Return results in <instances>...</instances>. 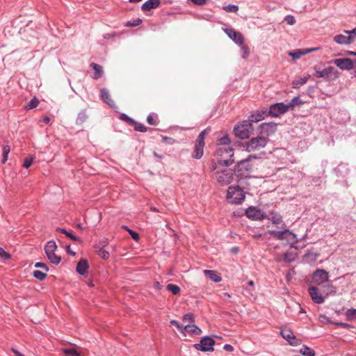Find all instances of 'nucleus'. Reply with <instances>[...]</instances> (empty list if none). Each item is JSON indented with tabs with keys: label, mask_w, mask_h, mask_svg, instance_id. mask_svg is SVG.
<instances>
[{
	"label": "nucleus",
	"mask_w": 356,
	"mask_h": 356,
	"mask_svg": "<svg viewBox=\"0 0 356 356\" xmlns=\"http://www.w3.org/2000/svg\"><path fill=\"white\" fill-rule=\"evenodd\" d=\"M89 266L88 261L85 259H81L76 265V272L81 275H83L86 273L87 270L88 269Z\"/></svg>",
	"instance_id": "obj_24"
},
{
	"label": "nucleus",
	"mask_w": 356,
	"mask_h": 356,
	"mask_svg": "<svg viewBox=\"0 0 356 356\" xmlns=\"http://www.w3.org/2000/svg\"><path fill=\"white\" fill-rule=\"evenodd\" d=\"M227 198L230 203L241 204L245 199V194L239 187L230 186L228 188Z\"/></svg>",
	"instance_id": "obj_5"
},
{
	"label": "nucleus",
	"mask_w": 356,
	"mask_h": 356,
	"mask_svg": "<svg viewBox=\"0 0 356 356\" xmlns=\"http://www.w3.org/2000/svg\"><path fill=\"white\" fill-rule=\"evenodd\" d=\"M268 219L275 225H281L282 229H284L285 227L282 220V217L279 213L274 212L270 213Z\"/></svg>",
	"instance_id": "obj_25"
},
{
	"label": "nucleus",
	"mask_w": 356,
	"mask_h": 356,
	"mask_svg": "<svg viewBox=\"0 0 356 356\" xmlns=\"http://www.w3.org/2000/svg\"><path fill=\"white\" fill-rule=\"evenodd\" d=\"M289 109L288 104L282 102L272 105L269 109V114L273 117H277L281 114L287 112Z\"/></svg>",
	"instance_id": "obj_12"
},
{
	"label": "nucleus",
	"mask_w": 356,
	"mask_h": 356,
	"mask_svg": "<svg viewBox=\"0 0 356 356\" xmlns=\"http://www.w3.org/2000/svg\"><path fill=\"white\" fill-rule=\"evenodd\" d=\"M260 134L266 135L268 137L270 134L275 132L277 129V124L275 122L262 123L259 125Z\"/></svg>",
	"instance_id": "obj_15"
},
{
	"label": "nucleus",
	"mask_w": 356,
	"mask_h": 356,
	"mask_svg": "<svg viewBox=\"0 0 356 356\" xmlns=\"http://www.w3.org/2000/svg\"><path fill=\"white\" fill-rule=\"evenodd\" d=\"M311 51H312V49H306L304 51L297 49L295 51L289 52V55L291 56L294 60H296L299 59L301 57V56L305 55Z\"/></svg>",
	"instance_id": "obj_29"
},
{
	"label": "nucleus",
	"mask_w": 356,
	"mask_h": 356,
	"mask_svg": "<svg viewBox=\"0 0 356 356\" xmlns=\"http://www.w3.org/2000/svg\"><path fill=\"white\" fill-rule=\"evenodd\" d=\"M308 292L312 300L316 304H322L324 302V298L320 293L319 289L315 286H310L308 289Z\"/></svg>",
	"instance_id": "obj_16"
},
{
	"label": "nucleus",
	"mask_w": 356,
	"mask_h": 356,
	"mask_svg": "<svg viewBox=\"0 0 356 356\" xmlns=\"http://www.w3.org/2000/svg\"><path fill=\"white\" fill-rule=\"evenodd\" d=\"M170 323L172 325H175L184 334V336L186 337V334L183 330L184 329V325L175 320H171Z\"/></svg>",
	"instance_id": "obj_37"
},
{
	"label": "nucleus",
	"mask_w": 356,
	"mask_h": 356,
	"mask_svg": "<svg viewBox=\"0 0 356 356\" xmlns=\"http://www.w3.org/2000/svg\"><path fill=\"white\" fill-rule=\"evenodd\" d=\"M323 79L325 81H334L339 78V72L338 70L332 66L323 69Z\"/></svg>",
	"instance_id": "obj_14"
},
{
	"label": "nucleus",
	"mask_w": 356,
	"mask_h": 356,
	"mask_svg": "<svg viewBox=\"0 0 356 356\" xmlns=\"http://www.w3.org/2000/svg\"><path fill=\"white\" fill-rule=\"evenodd\" d=\"M194 4L197 6H202L207 3V0H191Z\"/></svg>",
	"instance_id": "obj_54"
},
{
	"label": "nucleus",
	"mask_w": 356,
	"mask_h": 356,
	"mask_svg": "<svg viewBox=\"0 0 356 356\" xmlns=\"http://www.w3.org/2000/svg\"><path fill=\"white\" fill-rule=\"evenodd\" d=\"M309 77H310V76L308 75L307 76L300 77V78H298V79L294 80L292 83L293 88H298L300 86L305 84L307 82Z\"/></svg>",
	"instance_id": "obj_30"
},
{
	"label": "nucleus",
	"mask_w": 356,
	"mask_h": 356,
	"mask_svg": "<svg viewBox=\"0 0 356 356\" xmlns=\"http://www.w3.org/2000/svg\"><path fill=\"white\" fill-rule=\"evenodd\" d=\"M161 3V0H148L142 5V10L144 11L150 10L157 8Z\"/></svg>",
	"instance_id": "obj_26"
},
{
	"label": "nucleus",
	"mask_w": 356,
	"mask_h": 356,
	"mask_svg": "<svg viewBox=\"0 0 356 356\" xmlns=\"http://www.w3.org/2000/svg\"><path fill=\"white\" fill-rule=\"evenodd\" d=\"M269 141L268 137L257 136L252 138L249 141L245 142L243 147L249 153H254L253 156L260 155L263 153L262 149L266 146Z\"/></svg>",
	"instance_id": "obj_2"
},
{
	"label": "nucleus",
	"mask_w": 356,
	"mask_h": 356,
	"mask_svg": "<svg viewBox=\"0 0 356 356\" xmlns=\"http://www.w3.org/2000/svg\"><path fill=\"white\" fill-rule=\"evenodd\" d=\"M56 231L65 234L68 238H70L73 241L81 242V240L75 235H74L72 232H68L66 229L62 228H57Z\"/></svg>",
	"instance_id": "obj_31"
},
{
	"label": "nucleus",
	"mask_w": 356,
	"mask_h": 356,
	"mask_svg": "<svg viewBox=\"0 0 356 356\" xmlns=\"http://www.w3.org/2000/svg\"><path fill=\"white\" fill-rule=\"evenodd\" d=\"M246 216L252 220H261L264 218L263 212L256 207H249L245 211Z\"/></svg>",
	"instance_id": "obj_17"
},
{
	"label": "nucleus",
	"mask_w": 356,
	"mask_h": 356,
	"mask_svg": "<svg viewBox=\"0 0 356 356\" xmlns=\"http://www.w3.org/2000/svg\"><path fill=\"white\" fill-rule=\"evenodd\" d=\"M57 249V245L54 241H49L44 248L46 255L48 259L53 264L57 265L60 263L61 258L60 257L56 254L55 251Z\"/></svg>",
	"instance_id": "obj_7"
},
{
	"label": "nucleus",
	"mask_w": 356,
	"mask_h": 356,
	"mask_svg": "<svg viewBox=\"0 0 356 356\" xmlns=\"http://www.w3.org/2000/svg\"><path fill=\"white\" fill-rule=\"evenodd\" d=\"M284 260L285 261H287V262H290L291 261V260L289 259V253H285L284 254Z\"/></svg>",
	"instance_id": "obj_63"
},
{
	"label": "nucleus",
	"mask_w": 356,
	"mask_h": 356,
	"mask_svg": "<svg viewBox=\"0 0 356 356\" xmlns=\"http://www.w3.org/2000/svg\"><path fill=\"white\" fill-rule=\"evenodd\" d=\"M214 343L215 341L212 338L209 337H204L201 339L200 343L194 344V348L197 350H201L203 352L213 351V346L214 345Z\"/></svg>",
	"instance_id": "obj_9"
},
{
	"label": "nucleus",
	"mask_w": 356,
	"mask_h": 356,
	"mask_svg": "<svg viewBox=\"0 0 356 356\" xmlns=\"http://www.w3.org/2000/svg\"><path fill=\"white\" fill-rule=\"evenodd\" d=\"M328 287L330 289V291L327 293V296L334 295L336 293V291L334 290L333 285L330 284Z\"/></svg>",
	"instance_id": "obj_58"
},
{
	"label": "nucleus",
	"mask_w": 356,
	"mask_h": 356,
	"mask_svg": "<svg viewBox=\"0 0 356 356\" xmlns=\"http://www.w3.org/2000/svg\"><path fill=\"white\" fill-rule=\"evenodd\" d=\"M314 70H315L314 76H316L317 78H323V70H320L319 69H317L316 67H314Z\"/></svg>",
	"instance_id": "obj_52"
},
{
	"label": "nucleus",
	"mask_w": 356,
	"mask_h": 356,
	"mask_svg": "<svg viewBox=\"0 0 356 356\" xmlns=\"http://www.w3.org/2000/svg\"><path fill=\"white\" fill-rule=\"evenodd\" d=\"M147 122L151 125H156L158 123L156 118L153 115H149L147 116Z\"/></svg>",
	"instance_id": "obj_47"
},
{
	"label": "nucleus",
	"mask_w": 356,
	"mask_h": 356,
	"mask_svg": "<svg viewBox=\"0 0 356 356\" xmlns=\"http://www.w3.org/2000/svg\"><path fill=\"white\" fill-rule=\"evenodd\" d=\"M213 178L220 185L227 186L231 184L234 178V172L230 168H226V166H217L214 165L213 166Z\"/></svg>",
	"instance_id": "obj_1"
},
{
	"label": "nucleus",
	"mask_w": 356,
	"mask_h": 356,
	"mask_svg": "<svg viewBox=\"0 0 356 356\" xmlns=\"http://www.w3.org/2000/svg\"><path fill=\"white\" fill-rule=\"evenodd\" d=\"M300 353L305 356H314L315 352L307 346H304L300 350Z\"/></svg>",
	"instance_id": "obj_34"
},
{
	"label": "nucleus",
	"mask_w": 356,
	"mask_h": 356,
	"mask_svg": "<svg viewBox=\"0 0 356 356\" xmlns=\"http://www.w3.org/2000/svg\"><path fill=\"white\" fill-rule=\"evenodd\" d=\"M302 102L298 97H293L291 102L288 104L289 108H293L295 106L302 104Z\"/></svg>",
	"instance_id": "obj_40"
},
{
	"label": "nucleus",
	"mask_w": 356,
	"mask_h": 356,
	"mask_svg": "<svg viewBox=\"0 0 356 356\" xmlns=\"http://www.w3.org/2000/svg\"><path fill=\"white\" fill-rule=\"evenodd\" d=\"M347 314H348V316H353V315H356V309H349V310H348V312H347Z\"/></svg>",
	"instance_id": "obj_60"
},
{
	"label": "nucleus",
	"mask_w": 356,
	"mask_h": 356,
	"mask_svg": "<svg viewBox=\"0 0 356 356\" xmlns=\"http://www.w3.org/2000/svg\"><path fill=\"white\" fill-rule=\"evenodd\" d=\"M266 115V111H257V112H255L254 113H253L252 115H251L249 117L248 120L250 122H251L252 124L253 122H258L262 120L264 118Z\"/></svg>",
	"instance_id": "obj_27"
},
{
	"label": "nucleus",
	"mask_w": 356,
	"mask_h": 356,
	"mask_svg": "<svg viewBox=\"0 0 356 356\" xmlns=\"http://www.w3.org/2000/svg\"><path fill=\"white\" fill-rule=\"evenodd\" d=\"M194 321H195V320H194L193 314L191 313H188L183 316V318H182L183 323H181V324L184 325L186 324H191V323H193Z\"/></svg>",
	"instance_id": "obj_32"
},
{
	"label": "nucleus",
	"mask_w": 356,
	"mask_h": 356,
	"mask_svg": "<svg viewBox=\"0 0 356 356\" xmlns=\"http://www.w3.org/2000/svg\"><path fill=\"white\" fill-rule=\"evenodd\" d=\"M166 289L170 291L173 295H177L180 293V288L177 285L168 284L166 286Z\"/></svg>",
	"instance_id": "obj_33"
},
{
	"label": "nucleus",
	"mask_w": 356,
	"mask_h": 356,
	"mask_svg": "<svg viewBox=\"0 0 356 356\" xmlns=\"http://www.w3.org/2000/svg\"><path fill=\"white\" fill-rule=\"evenodd\" d=\"M333 63L341 70H350L354 67L353 60L348 58H337L334 60Z\"/></svg>",
	"instance_id": "obj_13"
},
{
	"label": "nucleus",
	"mask_w": 356,
	"mask_h": 356,
	"mask_svg": "<svg viewBox=\"0 0 356 356\" xmlns=\"http://www.w3.org/2000/svg\"><path fill=\"white\" fill-rule=\"evenodd\" d=\"M132 125L134 126V129L136 131L140 132H145L147 131V128L143 124L137 123L134 121V123L132 124Z\"/></svg>",
	"instance_id": "obj_43"
},
{
	"label": "nucleus",
	"mask_w": 356,
	"mask_h": 356,
	"mask_svg": "<svg viewBox=\"0 0 356 356\" xmlns=\"http://www.w3.org/2000/svg\"><path fill=\"white\" fill-rule=\"evenodd\" d=\"M318 255L319 254L316 253H307V254L305 255V257L306 258V259H307V261H315L317 259Z\"/></svg>",
	"instance_id": "obj_46"
},
{
	"label": "nucleus",
	"mask_w": 356,
	"mask_h": 356,
	"mask_svg": "<svg viewBox=\"0 0 356 356\" xmlns=\"http://www.w3.org/2000/svg\"><path fill=\"white\" fill-rule=\"evenodd\" d=\"M97 254L104 259H107L109 257L108 252L102 248L97 251Z\"/></svg>",
	"instance_id": "obj_41"
},
{
	"label": "nucleus",
	"mask_w": 356,
	"mask_h": 356,
	"mask_svg": "<svg viewBox=\"0 0 356 356\" xmlns=\"http://www.w3.org/2000/svg\"><path fill=\"white\" fill-rule=\"evenodd\" d=\"M222 9L227 13H236L238 10V6L230 4L223 6Z\"/></svg>",
	"instance_id": "obj_36"
},
{
	"label": "nucleus",
	"mask_w": 356,
	"mask_h": 356,
	"mask_svg": "<svg viewBox=\"0 0 356 356\" xmlns=\"http://www.w3.org/2000/svg\"><path fill=\"white\" fill-rule=\"evenodd\" d=\"M90 66L95 70V74L92 76L94 79H98L101 78L104 74L103 67L95 63H90Z\"/></svg>",
	"instance_id": "obj_28"
},
{
	"label": "nucleus",
	"mask_w": 356,
	"mask_h": 356,
	"mask_svg": "<svg viewBox=\"0 0 356 356\" xmlns=\"http://www.w3.org/2000/svg\"><path fill=\"white\" fill-rule=\"evenodd\" d=\"M0 257L5 260L10 259L11 258L10 254L6 252L3 248L0 247Z\"/></svg>",
	"instance_id": "obj_45"
},
{
	"label": "nucleus",
	"mask_w": 356,
	"mask_h": 356,
	"mask_svg": "<svg viewBox=\"0 0 356 356\" xmlns=\"http://www.w3.org/2000/svg\"><path fill=\"white\" fill-rule=\"evenodd\" d=\"M101 96L103 101L106 103L111 107H116V104L113 99H111V95L108 91L103 88L101 90Z\"/></svg>",
	"instance_id": "obj_22"
},
{
	"label": "nucleus",
	"mask_w": 356,
	"mask_h": 356,
	"mask_svg": "<svg viewBox=\"0 0 356 356\" xmlns=\"http://www.w3.org/2000/svg\"><path fill=\"white\" fill-rule=\"evenodd\" d=\"M10 147L8 145H4L3 147V154H9Z\"/></svg>",
	"instance_id": "obj_59"
},
{
	"label": "nucleus",
	"mask_w": 356,
	"mask_h": 356,
	"mask_svg": "<svg viewBox=\"0 0 356 356\" xmlns=\"http://www.w3.org/2000/svg\"><path fill=\"white\" fill-rule=\"evenodd\" d=\"M12 351L14 353L15 356H24L22 353H20L18 350L12 348Z\"/></svg>",
	"instance_id": "obj_61"
},
{
	"label": "nucleus",
	"mask_w": 356,
	"mask_h": 356,
	"mask_svg": "<svg viewBox=\"0 0 356 356\" xmlns=\"http://www.w3.org/2000/svg\"><path fill=\"white\" fill-rule=\"evenodd\" d=\"M38 104L39 100L37 98L34 97L29 102V103L26 106V108L28 109H32L37 107Z\"/></svg>",
	"instance_id": "obj_42"
},
{
	"label": "nucleus",
	"mask_w": 356,
	"mask_h": 356,
	"mask_svg": "<svg viewBox=\"0 0 356 356\" xmlns=\"http://www.w3.org/2000/svg\"><path fill=\"white\" fill-rule=\"evenodd\" d=\"M334 41L339 44H350L355 41V36L339 34L334 37Z\"/></svg>",
	"instance_id": "obj_19"
},
{
	"label": "nucleus",
	"mask_w": 356,
	"mask_h": 356,
	"mask_svg": "<svg viewBox=\"0 0 356 356\" xmlns=\"http://www.w3.org/2000/svg\"><path fill=\"white\" fill-rule=\"evenodd\" d=\"M224 350L226 351L232 352L234 350V348L229 344H226L224 346Z\"/></svg>",
	"instance_id": "obj_57"
},
{
	"label": "nucleus",
	"mask_w": 356,
	"mask_h": 356,
	"mask_svg": "<svg viewBox=\"0 0 356 356\" xmlns=\"http://www.w3.org/2000/svg\"><path fill=\"white\" fill-rule=\"evenodd\" d=\"M344 33L347 35L355 36V39L356 38V27L351 31H344Z\"/></svg>",
	"instance_id": "obj_55"
},
{
	"label": "nucleus",
	"mask_w": 356,
	"mask_h": 356,
	"mask_svg": "<svg viewBox=\"0 0 356 356\" xmlns=\"http://www.w3.org/2000/svg\"><path fill=\"white\" fill-rule=\"evenodd\" d=\"M216 154L220 165L227 167L234 162V149L229 146H218Z\"/></svg>",
	"instance_id": "obj_3"
},
{
	"label": "nucleus",
	"mask_w": 356,
	"mask_h": 356,
	"mask_svg": "<svg viewBox=\"0 0 356 356\" xmlns=\"http://www.w3.org/2000/svg\"><path fill=\"white\" fill-rule=\"evenodd\" d=\"M207 134V129L202 131L198 136L195 145V149L193 153V157L195 159H200L203 155V148L204 146V138L205 136Z\"/></svg>",
	"instance_id": "obj_8"
},
{
	"label": "nucleus",
	"mask_w": 356,
	"mask_h": 356,
	"mask_svg": "<svg viewBox=\"0 0 356 356\" xmlns=\"http://www.w3.org/2000/svg\"><path fill=\"white\" fill-rule=\"evenodd\" d=\"M284 21L289 25H293L296 23L295 17L292 15L286 16Z\"/></svg>",
	"instance_id": "obj_50"
},
{
	"label": "nucleus",
	"mask_w": 356,
	"mask_h": 356,
	"mask_svg": "<svg viewBox=\"0 0 356 356\" xmlns=\"http://www.w3.org/2000/svg\"><path fill=\"white\" fill-rule=\"evenodd\" d=\"M268 232L274 238L280 241L286 240L288 242L293 243L296 241V234L284 227L282 231L269 230Z\"/></svg>",
	"instance_id": "obj_6"
},
{
	"label": "nucleus",
	"mask_w": 356,
	"mask_h": 356,
	"mask_svg": "<svg viewBox=\"0 0 356 356\" xmlns=\"http://www.w3.org/2000/svg\"><path fill=\"white\" fill-rule=\"evenodd\" d=\"M328 273L323 269L315 270L312 275V280L314 284L320 285L328 280Z\"/></svg>",
	"instance_id": "obj_10"
},
{
	"label": "nucleus",
	"mask_w": 356,
	"mask_h": 356,
	"mask_svg": "<svg viewBox=\"0 0 356 356\" xmlns=\"http://www.w3.org/2000/svg\"><path fill=\"white\" fill-rule=\"evenodd\" d=\"M128 232L129 233V234L131 235V238L135 240L136 241H138L140 238L139 237V234L138 233H136V232L131 230V229H129V228L126 227L125 228Z\"/></svg>",
	"instance_id": "obj_49"
},
{
	"label": "nucleus",
	"mask_w": 356,
	"mask_h": 356,
	"mask_svg": "<svg viewBox=\"0 0 356 356\" xmlns=\"http://www.w3.org/2000/svg\"><path fill=\"white\" fill-rule=\"evenodd\" d=\"M253 130V126L249 120H244L237 124L234 128L235 136L241 139L249 138Z\"/></svg>",
	"instance_id": "obj_4"
},
{
	"label": "nucleus",
	"mask_w": 356,
	"mask_h": 356,
	"mask_svg": "<svg viewBox=\"0 0 356 356\" xmlns=\"http://www.w3.org/2000/svg\"><path fill=\"white\" fill-rule=\"evenodd\" d=\"M35 267L43 268L45 272L48 271V268L47 267V265L44 263L38 262L35 264Z\"/></svg>",
	"instance_id": "obj_53"
},
{
	"label": "nucleus",
	"mask_w": 356,
	"mask_h": 356,
	"mask_svg": "<svg viewBox=\"0 0 356 356\" xmlns=\"http://www.w3.org/2000/svg\"><path fill=\"white\" fill-rule=\"evenodd\" d=\"M241 51L242 58L245 59L249 56V54H250L249 48L245 44H241Z\"/></svg>",
	"instance_id": "obj_39"
},
{
	"label": "nucleus",
	"mask_w": 356,
	"mask_h": 356,
	"mask_svg": "<svg viewBox=\"0 0 356 356\" xmlns=\"http://www.w3.org/2000/svg\"><path fill=\"white\" fill-rule=\"evenodd\" d=\"M225 32L236 44H240V45L243 44V41H244V38L241 33L237 32V31H236L233 29H225Z\"/></svg>",
	"instance_id": "obj_18"
},
{
	"label": "nucleus",
	"mask_w": 356,
	"mask_h": 356,
	"mask_svg": "<svg viewBox=\"0 0 356 356\" xmlns=\"http://www.w3.org/2000/svg\"><path fill=\"white\" fill-rule=\"evenodd\" d=\"M230 140L227 136H225L220 138L219 140V146H227L229 144Z\"/></svg>",
	"instance_id": "obj_44"
},
{
	"label": "nucleus",
	"mask_w": 356,
	"mask_h": 356,
	"mask_svg": "<svg viewBox=\"0 0 356 356\" xmlns=\"http://www.w3.org/2000/svg\"><path fill=\"white\" fill-rule=\"evenodd\" d=\"M184 333L188 332L194 335H200L202 330L193 323L184 325V329L183 330Z\"/></svg>",
	"instance_id": "obj_23"
},
{
	"label": "nucleus",
	"mask_w": 356,
	"mask_h": 356,
	"mask_svg": "<svg viewBox=\"0 0 356 356\" xmlns=\"http://www.w3.org/2000/svg\"><path fill=\"white\" fill-rule=\"evenodd\" d=\"M33 161V156L25 158L24 162V164H23V167H24L26 168H29L32 165Z\"/></svg>",
	"instance_id": "obj_48"
},
{
	"label": "nucleus",
	"mask_w": 356,
	"mask_h": 356,
	"mask_svg": "<svg viewBox=\"0 0 356 356\" xmlns=\"http://www.w3.org/2000/svg\"><path fill=\"white\" fill-rule=\"evenodd\" d=\"M63 353L66 355H69V356H82L81 353L78 352L75 349L66 348V349H63Z\"/></svg>",
	"instance_id": "obj_35"
},
{
	"label": "nucleus",
	"mask_w": 356,
	"mask_h": 356,
	"mask_svg": "<svg viewBox=\"0 0 356 356\" xmlns=\"http://www.w3.org/2000/svg\"><path fill=\"white\" fill-rule=\"evenodd\" d=\"M257 159V156H250L248 159L242 160L237 163L236 164V169L238 171H242L243 170L248 171L250 169H251V165L250 164V161L251 159Z\"/></svg>",
	"instance_id": "obj_20"
},
{
	"label": "nucleus",
	"mask_w": 356,
	"mask_h": 356,
	"mask_svg": "<svg viewBox=\"0 0 356 356\" xmlns=\"http://www.w3.org/2000/svg\"><path fill=\"white\" fill-rule=\"evenodd\" d=\"M120 119L124 121L127 122L128 123H129L131 125H132V124L134 123V120L133 119L130 118L129 116H127L126 114H124V113L121 114Z\"/></svg>",
	"instance_id": "obj_51"
},
{
	"label": "nucleus",
	"mask_w": 356,
	"mask_h": 356,
	"mask_svg": "<svg viewBox=\"0 0 356 356\" xmlns=\"http://www.w3.org/2000/svg\"><path fill=\"white\" fill-rule=\"evenodd\" d=\"M33 276L39 280H43L47 277V272H43V271H40V270H35L33 272Z\"/></svg>",
	"instance_id": "obj_38"
},
{
	"label": "nucleus",
	"mask_w": 356,
	"mask_h": 356,
	"mask_svg": "<svg viewBox=\"0 0 356 356\" xmlns=\"http://www.w3.org/2000/svg\"><path fill=\"white\" fill-rule=\"evenodd\" d=\"M204 274L207 277L214 282H220L222 280L220 273L216 270H204Z\"/></svg>",
	"instance_id": "obj_21"
},
{
	"label": "nucleus",
	"mask_w": 356,
	"mask_h": 356,
	"mask_svg": "<svg viewBox=\"0 0 356 356\" xmlns=\"http://www.w3.org/2000/svg\"><path fill=\"white\" fill-rule=\"evenodd\" d=\"M280 334L282 337L288 341L292 346H298L301 343V340L297 339L294 336L293 332L287 327L282 328L280 330Z\"/></svg>",
	"instance_id": "obj_11"
},
{
	"label": "nucleus",
	"mask_w": 356,
	"mask_h": 356,
	"mask_svg": "<svg viewBox=\"0 0 356 356\" xmlns=\"http://www.w3.org/2000/svg\"><path fill=\"white\" fill-rule=\"evenodd\" d=\"M8 154H3V159H2L3 163H5L6 162V161L8 160Z\"/></svg>",
	"instance_id": "obj_62"
},
{
	"label": "nucleus",
	"mask_w": 356,
	"mask_h": 356,
	"mask_svg": "<svg viewBox=\"0 0 356 356\" xmlns=\"http://www.w3.org/2000/svg\"><path fill=\"white\" fill-rule=\"evenodd\" d=\"M42 122H44L46 124H48L50 122V118L46 116L43 118Z\"/></svg>",
	"instance_id": "obj_64"
},
{
	"label": "nucleus",
	"mask_w": 356,
	"mask_h": 356,
	"mask_svg": "<svg viewBox=\"0 0 356 356\" xmlns=\"http://www.w3.org/2000/svg\"><path fill=\"white\" fill-rule=\"evenodd\" d=\"M141 22H142L141 19H138L136 22H129L127 24V25L130 26H136L139 25Z\"/></svg>",
	"instance_id": "obj_56"
}]
</instances>
